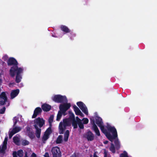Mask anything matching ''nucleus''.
<instances>
[{"label":"nucleus","mask_w":157,"mask_h":157,"mask_svg":"<svg viewBox=\"0 0 157 157\" xmlns=\"http://www.w3.org/2000/svg\"><path fill=\"white\" fill-rule=\"evenodd\" d=\"M72 124L74 129L77 128L78 127L77 124L78 122H77L75 119L71 120Z\"/></svg>","instance_id":"nucleus-23"},{"label":"nucleus","mask_w":157,"mask_h":157,"mask_svg":"<svg viewBox=\"0 0 157 157\" xmlns=\"http://www.w3.org/2000/svg\"><path fill=\"white\" fill-rule=\"evenodd\" d=\"M52 132V130L51 127L48 128L44 132V134L49 136Z\"/></svg>","instance_id":"nucleus-26"},{"label":"nucleus","mask_w":157,"mask_h":157,"mask_svg":"<svg viewBox=\"0 0 157 157\" xmlns=\"http://www.w3.org/2000/svg\"><path fill=\"white\" fill-rule=\"evenodd\" d=\"M49 138V136L44 134L42 138V140L43 143H45V141Z\"/></svg>","instance_id":"nucleus-25"},{"label":"nucleus","mask_w":157,"mask_h":157,"mask_svg":"<svg viewBox=\"0 0 157 157\" xmlns=\"http://www.w3.org/2000/svg\"><path fill=\"white\" fill-rule=\"evenodd\" d=\"M63 125L64 127L69 126L71 122V120L68 118H65L63 120Z\"/></svg>","instance_id":"nucleus-17"},{"label":"nucleus","mask_w":157,"mask_h":157,"mask_svg":"<svg viewBox=\"0 0 157 157\" xmlns=\"http://www.w3.org/2000/svg\"><path fill=\"white\" fill-rule=\"evenodd\" d=\"M82 120H83V124H86L88 123L89 120L86 118H84Z\"/></svg>","instance_id":"nucleus-37"},{"label":"nucleus","mask_w":157,"mask_h":157,"mask_svg":"<svg viewBox=\"0 0 157 157\" xmlns=\"http://www.w3.org/2000/svg\"><path fill=\"white\" fill-rule=\"evenodd\" d=\"M19 92V90L18 89H17L12 90L10 94L11 98L12 99L17 96Z\"/></svg>","instance_id":"nucleus-16"},{"label":"nucleus","mask_w":157,"mask_h":157,"mask_svg":"<svg viewBox=\"0 0 157 157\" xmlns=\"http://www.w3.org/2000/svg\"><path fill=\"white\" fill-rule=\"evenodd\" d=\"M7 101V98L5 92H3L0 95V104L3 105Z\"/></svg>","instance_id":"nucleus-10"},{"label":"nucleus","mask_w":157,"mask_h":157,"mask_svg":"<svg viewBox=\"0 0 157 157\" xmlns=\"http://www.w3.org/2000/svg\"><path fill=\"white\" fill-rule=\"evenodd\" d=\"M13 157H18L17 156V153L16 151H13Z\"/></svg>","instance_id":"nucleus-42"},{"label":"nucleus","mask_w":157,"mask_h":157,"mask_svg":"<svg viewBox=\"0 0 157 157\" xmlns=\"http://www.w3.org/2000/svg\"><path fill=\"white\" fill-rule=\"evenodd\" d=\"M104 157H106V154L105 155Z\"/></svg>","instance_id":"nucleus-54"},{"label":"nucleus","mask_w":157,"mask_h":157,"mask_svg":"<svg viewBox=\"0 0 157 157\" xmlns=\"http://www.w3.org/2000/svg\"><path fill=\"white\" fill-rule=\"evenodd\" d=\"M69 117L68 118L71 120L75 119V116L74 114L71 111H69Z\"/></svg>","instance_id":"nucleus-28"},{"label":"nucleus","mask_w":157,"mask_h":157,"mask_svg":"<svg viewBox=\"0 0 157 157\" xmlns=\"http://www.w3.org/2000/svg\"><path fill=\"white\" fill-rule=\"evenodd\" d=\"M76 104L82 112L86 115L88 114L87 109L84 104L82 101L78 102Z\"/></svg>","instance_id":"nucleus-8"},{"label":"nucleus","mask_w":157,"mask_h":157,"mask_svg":"<svg viewBox=\"0 0 157 157\" xmlns=\"http://www.w3.org/2000/svg\"><path fill=\"white\" fill-rule=\"evenodd\" d=\"M90 157H92V155H91Z\"/></svg>","instance_id":"nucleus-56"},{"label":"nucleus","mask_w":157,"mask_h":157,"mask_svg":"<svg viewBox=\"0 0 157 157\" xmlns=\"http://www.w3.org/2000/svg\"><path fill=\"white\" fill-rule=\"evenodd\" d=\"M33 126L36 129L35 134L38 138H40L41 128L45 124V121L42 118L38 117L34 121Z\"/></svg>","instance_id":"nucleus-2"},{"label":"nucleus","mask_w":157,"mask_h":157,"mask_svg":"<svg viewBox=\"0 0 157 157\" xmlns=\"http://www.w3.org/2000/svg\"><path fill=\"white\" fill-rule=\"evenodd\" d=\"M120 157H130L128 156L127 152L124 151L123 153H121L120 155Z\"/></svg>","instance_id":"nucleus-33"},{"label":"nucleus","mask_w":157,"mask_h":157,"mask_svg":"<svg viewBox=\"0 0 157 157\" xmlns=\"http://www.w3.org/2000/svg\"><path fill=\"white\" fill-rule=\"evenodd\" d=\"M93 124H94L92 125V129L94 131L95 130L98 129V128L97 126L96 125L95 123H94Z\"/></svg>","instance_id":"nucleus-39"},{"label":"nucleus","mask_w":157,"mask_h":157,"mask_svg":"<svg viewBox=\"0 0 157 157\" xmlns=\"http://www.w3.org/2000/svg\"><path fill=\"white\" fill-rule=\"evenodd\" d=\"M51 152L53 157H61L62 156L59 148L58 147H53Z\"/></svg>","instance_id":"nucleus-6"},{"label":"nucleus","mask_w":157,"mask_h":157,"mask_svg":"<svg viewBox=\"0 0 157 157\" xmlns=\"http://www.w3.org/2000/svg\"><path fill=\"white\" fill-rule=\"evenodd\" d=\"M108 142V141H105L104 142V143L105 144H107Z\"/></svg>","instance_id":"nucleus-52"},{"label":"nucleus","mask_w":157,"mask_h":157,"mask_svg":"<svg viewBox=\"0 0 157 157\" xmlns=\"http://www.w3.org/2000/svg\"><path fill=\"white\" fill-rule=\"evenodd\" d=\"M109 150L113 153H115L116 151L115 149L114 145L113 143L111 144V146L109 148Z\"/></svg>","instance_id":"nucleus-30"},{"label":"nucleus","mask_w":157,"mask_h":157,"mask_svg":"<svg viewBox=\"0 0 157 157\" xmlns=\"http://www.w3.org/2000/svg\"><path fill=\"white\" fill-rule=\"evenodd\" d=\"M52 99L55 102L58 103L67 102V100L65 96H62L59 94L55 95L52 97Z\"/></svg>","instance_id":"nucleus-4"},{"label":"nucleus","mask_w":157,"mask_h":157,"mask_svg":"<svg viewBox=\"0 0 157 157\" xmlns=\"http://www.w3.org/2000/svg\"><path fill=\"white\" fill-rule=\"evenodd\" d=\"M78 127L81 129H83L84 128L83 124L82 123V121L78 123Z\"/></svg>","instance_id":"nucleus-36"},{"label":"nucleus","mask_w":157,"mask_h":157,"mask_svg":"<svg viewBox=\"0 0 157 157\" xmlns=\"http://www.w3.org/2000/svg\"><path fill=\"white\" fill-rule=\"evenodd\" d=\"M21 129V128L20 127L15 126L12 130L9 132V138L11 139L14 134L19 132Z\"/></svg>","instance_id":"nucleus-9"},{"label":"nucleus","mask_w":157,"mask_h":157,"mask_svg":"<svg viewBox=\"0 0 157 157\" xmlns=\"http://www.w3.org/2000/svg\"><path fill=\"white\" fill-rule=\"evenodd\" d=\"M99 127L100 128L101 132L105 135L108 139H111L112 137L111 136V134L109 132H108L107 130L105 128L103 124L101 126H100Z\"/></svg>","instance_id":"nucleus-12"},{"label":"nucleus","mask_w":157,"mask_h":157,"mask_svg":"<svg viewBox=\"0 0 157 157\" xmlns=\"http://www.w3.org/2000/svg\"><path fill=\"white\" fill-rule=\"evenodd\" d=\"M60 28L61 30L65 33L70 32V30L66 26L62 25L60 26Z\"/></svg>","instance_id":"nucleus-18"},{"label":"nucleus","mask_w":157,"mask_h":157,"mask_svg":"<svg viewBox=\"0 0 157 157\" xmlns=\"http://www.w3.org/2000/svg\"><path fill=\"white\" fill-rule=\"evenodd\" d=\"M78 115H80L82 117H83L84 116V114L81 112Z\"/></svg>","instance_id":"nucleus-49"},{"label":"nucleus","mask_w":157,"mask_h":157,"mask_svg":"<svg viewBox=\"0 0 157 157\" xmlns=\"http://www.w3.org/2000/svg\"><path fill=\"white\" fill-rule=\"evenodd\" d=\"M28 154L27 152H25V155L24 157H28Z\"/></svg>","instance_id":"nucleus-51"},{"label":"nucleus","mask_w":157,"mask_h":157,"mask_svg":"<svg viewBox=\"0 0 157 157\" xmlns=\"http://www.w3.org/2000/svg\"><path fill=\"white\" fill-rule=\"evenodd\" d=\"M6 107H3L2 109H0V114H3L4 113Z\"/></svg>","instance_id":"nucleus-40"},{"label":"nucleus","mask_w":157,"mask_h":157,"mask_svg":"<svg viewBox=\"0 0 157 157\" xmlns=\"http://www.w3.org/2000/svg\"><path fill=\"white\" fill-rule=\"evenodd\" d=\"M69 135V132L68 130H67L64 134V140L65 141H67L68 140Z\"/></svg>","instance_id":"nucleus-20"},{"label":"nucleus","mask_w":157,"mask_h":157,"mask_svg":"<svg viewBox=\"0 0 157 157\" xmlns=\"http://www.w3.org/2000/svg\"><path fill=\"white\" fill-rule=\"evenodd\" d=\"M59 133L60 134H63L64 132V129L63 128L61 122L60 123L59 126Z\"/></svg>","instance_id":"nucleus-21"},{"label":"nucleus","mask_w":157,"mask_h":157,"mask_svg":"<svg viewBox=\"0 0 157 157\" xmlns=\"http://www.w3.org/2000/svg\"><path fill=\"white\" fill-rule=\"evenodd\" d=\"M90 123L92 125L94 124V123H95V121L94 119H92V118H90Z\"/></svg>","instance_id":"nucleus-43"},{"label":"nucleus","mask_w":157,"mask_h":157,"mask_svg":"<svg viewBox=\"0 0 157 157\" xmlns=\"http://www.w3.org/2000/svg\"><path fill=\"white\" fill-rule=\"evenodd\" d=\"M71 106L70 103H66L61 104L59 106V110L63 113V115L65 116L67 114L66 111L69 109Z\"/></svg>","instance_id":"nucleus-5"},{"label":"nucleus","mask_w":157,"mask_h":157,"mask_svg":"<svg viewBox=\"0 0 157 157\" xmlns=\"http://www.w3.org/2000/svg\"><path fill=\"white\" fill-rule=\"evenodd\" d=\"M96 135L98 136H100V134L99 130L98 129L94 131Z\"/></svg>","instance_id":"nucleus-41"},{"label":"nucleus","mask_w":157,"mask_h":157,"mask_svg":"<svg viewBox=\"0 0 157 157\" xmlns=\"http://www.w3.org/2000/svg\"><path fill=\"white\" fill-rule=\"evenodd\" d=\"M26 133L27 136L31 139H34L35 136L34 132L31 131V128L29 126H27L26 127Z\"/></svg>","instance_id":"nucleus-11"},{"label":"nucleus","mask_w":157,"mask_h":157,"mask_svg":"<svg viewBox=\"0 0 157 157\" xmlns=\"http://www.w3.org/2000/svg\"><path fill=\"white\" fill-rule=\"evenodd\" d=\"M62 136L61 135H59L57 138L56 141V143L57 144H61L62 141Z\"/></svg>","instance_id":"nucleus-27"},{"label":"nucleus","mask_w":157,"mask_h":157,"mask_svg":"<svg viewBox=\"0 0 157 157\" xmlns=\"http://www.w3.org/2000/svg\"><path fill=\"white\" fill-rule=\"evenodd\" d=\"M32 157H36V155L34 153H33L31 155Z\"/></svg>","instance_id":"nucleus-47"},{"label":"nucleus","mask_w":157,"mask_h":157,"mask_svg":"<svg viewBox=\"0 0 157 157\" xmlns=\"http://www.w3.org/2000/svg\"><path fill=\"white\" fill-rule=\"evenodd\" d=\"M9 59H14L13 58H10Z\"/></svg>","instance_id":"nucleus-55"},{"label":"nucleus","mask_w":157,"mask_h":157,"mask_svg":"<svg viewBox=\"0 0 157 157\" xmlns=\"http://www.w3.org/2000/svg\"><path fill=\"white\" fill-rule=\"evenodd\" d=\"M17 155L19 157H22L23 155V150L20 149L17 152Z\"/></svg>","instance_id":"nucleus-31"},{"label":"nucleus","mask_w":157,"mask_h":157,"mask_svg":"<svg viewBox=\"0 0 157 157\" xmlns=\"http://www.w3.org/2000/svg\"><path fill=\"white\" fill-rule=\"evenodd\" d=\"M63 114V113L60 111L59 110L58 112L57 116L56 121H59L61 118L62 115Z\"/></svg>","instance_id":"nucleus-29"},{"label":"nucleus","mask_w":157,"mask_h":157,"mask_svg":"<svg viewBox=\"0 0 157 157\" xmlns=\"http://www.w3.org/2000/svg\"><path fill=\"white\" fill-rule=\"evenodd\" d=\"M13 120V127H14L16 126L17 122L18 121V120L16 117H14Z\"/></svg>","instance_id":"nucleus-35"},{"label":"nucleus","mask_w":157,"mask_h":157,"mask_svg":"<svg viewBox=\"0 0 157 157\" xmlns=\"http://www.w3.org/2000/svg\"><path fill=\"white\" fill-rule=\"evenodd\" d=\"M76 121L78 122V123L82 121L78 117H76Z\"/></svg>","instance_id":"nucleus-46"},{"label":"nucleus","mask_w":157,"mask_h":157,"mask_svg":"<svg viewBox=\"0 0 157 157\" xmlns=\"http://www.w3.org/2000/svg\"><path fill=\"white\" fill-rule=\"evenodd\" d=\"M13 140L14 143L17 145H19L20 141L19 138L17 136H14L13 137Z\"/></svg>","instance_id":"nucleus-24"},{"label":"nucleus","mask_w":157,"mask_h":157,"mask_svg":"<svg viewBox=\"0 0 157 157\" xmlns=\"http://www.w3.org/2000/svg\"><path fill=\"white\" fill-rule=\"evenodd\" d=\"M96 123L99 127L103 124V122L101 118L100 117L97 116L95 117Z\"/></svg>","instance_id":"nucleus-15"},{"label":"nucleus","mask_w":157,"mask_h":157,"mask_svg":"<svg viewBox=\"0 0 157 157\" xmlns=\"http://www.w3.org/2000/svg\"><path fill=\"white\" fill-rule=\"evenodd\" d=\"M42 109L40 107H36L34 111V113L32 116V118H35L38 115L40 114L42 112Z\"/></svg>","instance_id":"nucleus-13"},{"label":"nucleus","mask_w":157,"mask_h":157,"mask_svg":"<svg viewBox=\"0 0 157 157\" xmlns=\"http://www.w3.org/2000/svg\"><path fill=\"white\" fill-rule=\"evenodd\" d=\"M106 128L109 131L111 132L113 135H111V139H108V140L113 142L114 139H115L117 137V134L116 129L114 127H112L108 124H107Z\"/></svg>","instance_id":"nucleus-3"},{"label":"nucleus","mask_w":157,"mask_h":157,"mask_svg":"<svg viewBox=\"0 0 157 157\" xmlns=\"http://www.w3.org/2000/svg\"><path fill=\"white\" fill-rule=\"evenodd\" d=\"M2 82V80L1 79H0V86H1V84Z\"/></svg>","instance_id":"nucleus-53"},{"label":"nucleus","mask_w":157,"mask_h":157,"mask_svg":"<svg viewBox=\"0 0 157 157\" xmlns=\"http://www.w3.org/2000/svg\"><path fill=\"white\" fill-rule=\"evenodd\" d=\"M7 138H5V139L4 140L3 142V144L4 145H7Z\"/></svg>","instance_id":"nucleus-45"},{"label":"nucleus","mask_w":157,"mask_h":157,"mask_svg":"<svg viewBox=\"0 0 157 157\" xmlns=\"http://www.w3.org/2000/svg\"><path fill=\"white\" fill-rule=\"evenodd\" d=\"M7 148V145L3 144L1 149V152L2 153H4L5 151Z\"/></svg>","instance_id":"nucleus-32"},{"label":"nucleus","mask_w":157,"mask_h":157,"mask_svg":"<svg viewBox=\"0 0 157 157\" xmlns=\"http://www.w3.org/2000/svg\"><path fill=\"white\" fill-rule=\"evenodd\" d=\"M74 110L76 115H78L81 112L79 109L75 105L73 106Z\"/></svg>","instance_id":"nucleus-19"},{"label":"nucleus","mask_w":157,"mask_h":157,"mask_svg":"<svg viewBox=\"0 0 157 157\" xmlns=\"http://www.w3.org/2000/svg\"><path fill=\"white\" fill-rule=\"evenodd\" d=\"M83 136L86 138L88 141H92L94 138V134L90 130L85 133Z\"/></svg>","instance_id":"nucleus-7"},{"label":"nucleus","mask_w":157,"mask_h":157,"mask_svg":"<svg viewBox=\"0 0 157 157\" xmlns=\"http://www.w3.org/2000/svg\"><path fill=\"white\" fill-rule=\"evenodd\" d=\"M44 156V157H50L49 154L48 152H45Z\"/></svg>","instance_id":"nucleus-44"},{"label":"nucleus","mask_w":157,"mask_h":157,"mask_svg":"<svg viewBox=\"0 0 157 157\" xmlns=\"http://www.w3.org/2000/svg\"><path fill=\"white\" fill-rule=\"evenodd\" d=\"M114 144L117 150H119L120 147V144L118 139L115 140H114Z\"/></svg>","instance_id":"nucleus-22"},{"label":"nucleus","mask_w":157,"mask_h":157,"mask_svg":"<svg viewBox=\"0 0 157 157\" xmlns=\"http://www.w3.org/2000/svg\"><path fill=\"white\" fill-rule=\"evenodd\" d=\"M29 142L27 140H24L22 142V145L23 146L28 145L29 144Z\"/></svg>","instance_id":"nucleus-34"},{"label":"nucleus","mask_w":157,"mask_h":157,"mask_svg":"<svg viewBox=\"0 0 157 157\" xmlns=\"http://www.w3.org/2000/svg\"><path fill=\"white\" fill-rule=\"evenodd\" d=\"M7 63L9 66L13 65L10 70V76L13 77L16 74V82L17 83L20 82L22 78L21 74L23 72V69L21 67H18V62L16 59H8Z\"/></svg>","instance_id":"nucleus-1"},{"label":"nucleus","mask_w":157,"mask_h":157,"mask_svg":"<svg viewBox=\"0 0 157 157\" xmlns=\"http://www.w3.org/2000/svg\"><path fill=\"white\" fill-rule=\"evenodd\" d=\"M93 157H98L96 155V152L94 153Z\"/></svg>","instance_id":"nucleus-50"},{"label":"nucleus","mask_w":157,"mask_h":157,"mask_svg":"<svg viewBox=\"0 0 157 157\" xmlns=\"http://www.w3.org/2000/svg\"><path fill=\"white\" fill-rule=\"evenodd\" d=\"M8 58V57L7 55H5L3 56V59H6Z\"/></svg>","instance_id":"nucleus-48"},{"label":"nucleus","mask_w":157,"mask_h":157,"mask_svg":"<svg viewBox=\"0 0 157 157\" xmlns=\"http://www.w3.org/2000/svg\"><path fill=\"white\" fill-rule=\"evenodd\" d=\"M42 109L44 112H48L51 109V106L48 104L44 103L41 105Z\"/></svg>","instance_id":"nucleus-14"},{"label":"nucleus","mask_w":157,"mask_h":157,"mask_svg":"<svg viewBox=\"0 0 157 157\" xmlns=\"http://www.w3.org/2000/svg\"><path fill=\"white\" fill-rule=\"evenodd\" d=\"M53 117L52 116H51L49 119H48V122L50 124H51L52 122H53Z\"/></svg>","instance_id":"nucleus-38"}]
</instances>
